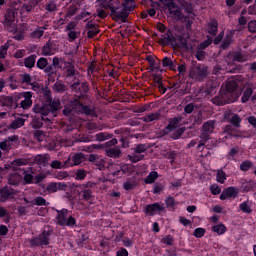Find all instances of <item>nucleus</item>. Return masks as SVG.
<instances>
[{
	"mask_svg": "<svg viewBox=\"0 0 256 256\" xmlns=\"http://www.w3.org/2000/svg\"><path fill=\"white\" fill-rule=\"evenodd\" d=\"M46 103L45 104H35L33 107V112L42 115L41 119L34 118L30 123L32 129H41L43 127V121H50L47 115H53V117L57 116V111L61 109V101L53 100L51 98V92H44Z\"/></svg>",
	"mask_w": 256,
	"mask_h": 256,
	"instance_id": "f257e3e1",
	"label": "nucleus"
},
{
	"mask_svg": "<svg viewBox=\"0 0 256 256\" xmlns=\"http://www.w3.org/2000/svg\"><path fill=\"white\" fill-rule=\"evenodd\" d=\"M239 84L237 81L231 80L226 84V91L213 99V103L216 105H227V103H234L239 99L241 92L237 90Z\"/></svg>",
	"mask_w": 256,
	"mask_h": 256,
	"instance_id": "f03ea898",
	"label": "nucleus"
},
{
	"mask_svg": "<svg viewBox=\"0 0 256 256\" xmlns=\"http://www.w3.org/2000/svg\"><path fill=\"white\" fill-rule=\"evenodd\" d=\"M102 9H110L113 19H120L122 23H127L129 12L123 10V3L119 0H99Z\"/></svg>",
	"mask_w": 256,
	"mask_h": 256,
	"instance_id": "7ed1b4c3",
	"label": "nucleus"
},
{
	"mask_svg": "<svg viewBox=\"0 0 256 256\" xmlns=\"http://www.w3.org/2000/svg\"><path fill=\"white\" fill-rule=\"evenodd\" d=\"M217 125L216 120H208L202 125V130L199 135L200 141L197 146L199 151H203L205 149V143L211 139V134L215 131V126Z\"/></svg>",
	"mask_w": 256,
	"mask_h": 256,
	"instance_id": "20e7f679",
	"label": "nucleus"
},
{
	"mask_svg": "<svg viewBox=\"0 0 256 256\" xmlns=\"http://www.w3.org/2000/svg\"><path fill=\"white\" fill-rule=\"evenodd\" d=\"M209 76V68L203 64H194L191 66L189 77L195 81H203Z\"/></svg>",
	"mask_w": 256,
	"mask_h": 256,
	"instance_id": "39448f33",
	"label": "nucleus"
},
{
	"mask_svg": "<svg viewBox=\"0 0 256 256\" xmlns=\"http://www.w3.org/2000/svg\"><path fill=\"white\" fill-rule=\"evenodd\" d=\"M52 233L53 230L44 229L43 232L40 233L37 237H34L30 240L31 247H45L49 245Z\"/></svg>",
	"mask_w": 256,
	"mask_h": 256,
	"instance_id": "423d86ee",
	"label": "nucleus"
},
{
	"mask_svg": "<svg viewBox=\"0 0 256 256\" xmlns=\"http://www.w3.org/2000/svg\"><path fill=\"white\" fill-rule=\"evenodd\" d=\"M56 220L57 225L61 227H73L77 223L75 217L69 216V210L67 209L58 210Z\"/></svg>",
	"mask_w": 256,
	"mask_h": 256,
	"instance_id": "0eeeda50",
	"label": "nucleus"
},
{
	"mask_svg": "<svg viewBox=\"0 0 256 256\" xmlns=\"http://www.w3.org/2000/svg\"><path fill=\"white\" fill-rule=\"evenodd\" d=\"M164 3H166L170 15H172L176 21H187V16L183 15V12H181V9L173 0H164Z\"/></svg>",
	"mask_w": 256,
	"mask_h": 256,
	"instance_id": "6e6552de",
	"label": "nucleus"
},
{
	"mask_svg": "<svg viewBox=\"0 0 256 256\" xmlns=\"http://www.w3.org/2000/svg\"><path fill=\"white\" fill-rule=\"evenodd\" d=\"M132 151H134V153L127 156L129 161H131V163H139V161H143V159H145V155L142 153L147 151V145L137 144L136 147L132 148Z\"/></svg>",
	"mask_w": 256,
	"mask_h": 256,
	"instance_id": "1a4fd4ad",
	"label": "nucleus"
},
{
	"mask_svg": "<svg viewBox=\"0 0 256 256\" xmlns=\"http://www.w3.org/2000/svg\"><path fill=\"white\" fill-rule=\"evenodd\" d=\"M87 161V157L83 152L75 153L72 157L67 158L65 164L68 167H77V165H81V163H85Z\"/></svg>",
	"mask_w": 256,
	"mask_h": 256,
	"instance_id": "9d476101",
	"label": "nucleus"
},
{
	"mask_svg": "<svg viewBox=\"0 0 256 256\" xmlns=\"http://www.w3.org/2000/svg\"><path fill=\"white\" fill-rule=\"evenodd\" d=\"M223 117L236 129H239V127H241V116H239V114L232 113L231 110H228L224 112Z\"/></svg>",
	"mask_w": 256,
	"mask_h": 256,
	"instance_id": "9b49d317",
	"label": "nucleus"
},
{
	"mask_svg": "<svg viewBox=\"0 0 256 256\" xmlns=\"http://www.w3.org/2000/svg\"><path fill=\"white\" fill-rule=\"evenodd\" d=\"M4 25L9 33H15L17 26H15V12L9 11L5 14Z\"/></svg>",
	"mask_w": 256,
	"mask_h": 256,
	"instance_id": "f8f14e48",
	"label": "nucleus"
},
{
	"mask_svg": "<svg viewBox=\"0 0 256 256\" xmlns=\"http://www.w3.org/2000/svg\"><path fill=\"white\" fill-rule=\"evenodd\" d=\"M14 195H17V190L7 185L0 189V201H7L12 199Z\"/></svg>",
	"mask_w": 256,
	"mask_h": 256,
	"instance_id": "ddd939ff",
	"label": "nucleus"
},
{
	"mask_svg": "<svg viewBox=\"0 0 256 256\" xmlns=\"http://www.w3.org/2000/svg\"><path fill=\"white\" fill-rule=\"evenodd\" d=\"M19 99V96H5L2 99V105L9 109H17V107H19Z\"/></svg>",
	"mask_w": 256,
	"mask_h": 256,
	"instance_id": "4468645a",
	"label": "nucleus"
},
{
	"mask_svg": "<svg viewBox=\"0 0 256 256\" xmlns=\"http://www.w3.org/2000/svg\"><path fill=\"white\" fill-rule=\"evenodd\" d=\"M66 189L67 184L64 182H51L46 187L48 193H57L58 191H66Z\"/></svg>",
	"mask_w": 256,
	"mask_h": 256,
	"instance_id": "2eb2a0df",
	"label": "nucleus"
},
{
	"mask_svg": "<svg viewBox=\"0 0 256 256\" xmlns=\"http://www.w3.org/2000/svg\"><path fill=\"white\" fill-rule=\"evenodd\" d=\"M21 181H23V177L19 172L11 173L7 176V183L12 187H19Z\"/></svg>",
	"mask_w": 256,
	"mask_h": 256,
	"instance_id": "dca6fc26",
	"label": "nucleus"
},
{
	"mask_svg": "<svg viewBox=\"0 0 256 256\" xmlns=\"http://www.w3.org/2000/svg\"><path fill=\"white\" fill-rule=\"evenodd\" d=\"M49 161H51V156L49 154H38L33 158V163H36V165H42V167H47V165H49Z\"/></svg>",
	"mask_w": 256,
	"mask_h": 256,
	"instance_id": "f3484780",
	"label": "nucleus"
},
{
	"mask_svg": "<svg viewBox=\"0 0 256 256\" xmlns=\"http://www.w3.org/2000/svg\"><path fill=\"white\" fill-rule=\"evenodd\" d=\"M163 211H165V208L159 205V203L149 204L145 208V213L150 216H153L156 213H161Z\"/></svg>",
	"mask_w": 256,
	"mask_h": 256,
	"instance_id": "a211bd4d",
	"label": "nucleus"
},
{
	"mask_svg": "<svg viewBox=\"0 0 256 256\" xmlns=\"http://www.w3.org/2000/svg\"><path fill=\"white\" fill-rule=\"evenodd\" d=\"M77 113L95 117V110L91 109L89 106L83 105V103H81L79 100H77Z\"/></svg>",
	"mask_w": 256,
	"mask_h": 256,
	"instance_id": "6ab92c4d",
	"label": "nucleus"
},
{
	"mask_svg": "<svg viewBox=\"0 0 256 256\" xmlns=\"http://www.w3.org/2000/svg\"><path fill=\"white\" fill-rule=\"evenodd\" d=\"M239 193V190H237L235 187H228L227 189L223 190V192L220 195L221 201H225V199H228V197H237Z\"/></svg>",
	"mask_w": 256,
	"mask_h": 256,
	"instance_id": "aec40b11",
	"label": "nucleus"
},
{
	"mask_svg": "<svg viewBox=\"0 0 256 256\" xmlns=\"http://www.w3.org/2000/svg\"><path fill=\"white\" fill-rule=\"evenodd\" d=\"M107 157H111L112 159H119L123 152L119 146H115L113 148H108L105 150Z\"/></svg>",
	"mask_w": 256,
	"mask_h": 256,
	"instance_id": "412c9836",
	"label": "nucleus"
},
{
	"mask_svg": "<svg viewBox=\"0 0 256 256\" xmlns=\"http://www.w3.org/2000/svg\"><path fill=\"white\" fill-rule=\"evenodd\" d=\"M175 36H173V32L171 30H167V32L164 34L163 38L160 39L161 43L164 45H171L174 47L175 44Z\"/></svg>",
	"mask_w": 256,
	"mask_h": 256,
	"instance_id": "4be33fe9",
	"label": "nucleus"
},
{
	"mask_svg": "<svg viewBox=\"0 0 256 256\" xmlns=\"http://www.w3.org/2000/svg\"><path fill=\"white\" fill-rule=\"evenodd\" d=\"M23 97H24V100L21 101L20 107H22V109H29V107L33 105V100H31V98L33 97V93L24 92Z\"/></svg>",
	"mask_w": 256,
	"mask_h": 256,
	"instance_id": "5701e85b",
	"label": "nucleus"
},
{
	"mask_svg": "<svg viewBox=\"0 0 256 256\" xmlns=\"http://www.w3.org/2000/svg\"><path fill=\"white\" fill-rule=\"evenodd\" d=\"M174 49H189V44H187V38L183 36H178L175 38Z\"/></svg>",
	"mask_w": 256,
	"mask_h": 256,
	"instance_id": "b1692460",
	"label": "nucleus"
},
{
	"mask_svg": "<svg viewBox=\"0 0 256 256\" xmlns=\"http://www.w3.org/2000/svg\"><path fill=\"white\" fill-rule=\"evenodd\" d=\"M235 126L229 124V125H226L224 128H223V131H222V137H224V139H231L232 137H237V135L234 133L235 131Z\"/></svg>",
	"mask_w": 256,
	"mask_h": 256,
	"instance_id": "393cba45",
	"label": "nucleus"
},
{
	"mask_svg": "<svg viewBox=\"0 0 256 256\" xmlns=\"http://www.w3.org/2000/svg\"><path fill=\"white\" fill-rule=\"evenodd\" d=\"M254 89H255V86L253 85H248L244 88L242 98H241L242 103H247V101L251 99V97L253 96Z\"/></svg>",
	"mask_w": 256,
	"mask_h": 256,
	"instance_id": "a878e982",
	"label": "nucleus"
},
{
	"mask_svg": "<svg viewBox=\"0 0 256 256\" xmlns=\"http://www.w3.org/2000/svg\"><path fill=\"white\" fill-rule=\"evenodd\" d=\"M183 121V117L181 116H177V117H174L172 118L168 125L165 127V129L167 131H175V129H177L179 127V123Z\"/></svg>",
	"mask_w": 256,
	"mask_h": 256,
	"instance_id": "bb28decb",
	"label": "nucleus"
},
{
	"mask_svg": "<svg viewBox=\"0 0 256 256\" xmlns=\"http://www.w3.org/2000/svg\"><path fill=\"white\" fill-rule=\"evenodd\" d=\"M73 113H77V100L70 102V104L63 109V115H65V117H69V115H73Z\"/></svg>",
	"mask_w": 256,
	"mask_h": 256,
	"instance_id": "cd10ccee",
	"label": "nucleus"
},
{
	"mask_svg": "<svg viewBox=\"0 0 256 256\" xmlns=\"http://www.w3.org/2000/svg\"><path fill=\"white\" fill-rule=\"evenodd\" d=\"M13 141H17V136L9 137L0 143V149L2 151H10L11 147H13Z\"/></svg>",
	"mask_w": 256,
	"mask_h": 256,
	"instance_id": "c85d7f7f",
	"label": "nucleus"
},
{
	"mask_svg": "<svg viewBox=\"0 0 256 256\" xmlns=\"http://www.w3.org/2000/svg\"><path fill=\"white\" fill-rule=\"evenodd\" d=\"M161 119V112L149 113L148 115L142 117L144 123H151L153 121H159Z\"/></svg>",
	"mask_w": 256,
	"mask_h": 256,
	"instance_id": "c756f323",
	"label": "nucleus"
},
{
	"mask_svg": "<svg viewBox=\"0 0 256 256\" xmlns=\"http://www.w3.org/2000/svg\"><path fill=\"white\" fill-rule=\"evenodd\" d=\"M207 29L209 35H213V37H215V35H217V31H219V23L217 22V20H211L207 24Z\"/></svg>",
	"mask_w": 256,
	"mask_h": 256,
	"instance_id": "7c9ffc66",
	"label": "nucleus"
},
{
	"mask_svg": "<svg viewBox=\"0 0 256 256\" xmlns=\"http://www.w3.org/2000/svg\"><path fill=\"white\" fill-rule=\"evenodd\" d=\"M35 63H37V55L31 54L30 56L24 58V66L27 69H33L35 67Z\"/></svg>",
	"mask_w": 256,
	"mask_h": 256,
	"instance_id": "2f4dec72",
	"label": "nucleus"
},
{
	"mask_svg": "<svg viewBox=\"0 0 256 256\" xmlns=\"http://www.w3.org/2000/svg\"><path fill=\"white\" fill-rule=\"evenodd\" d=\"M146 61H148L149 65H150V72L153 73V71H161V66H155L156 65V61H157V57L152 56V55H148L146 57Z\"/></svg>",
	"mask_w": 256,
	"mask_h": 256,
	"instance_id": "473e14b6",
	"label": "nucleus"
},
{
	"mask_svg": "<svg viewBox=\"0 0 256 256\" xmlns=\"http://www.w3.org/2000/svg\"><path fill=\"white\" fill-rule=\"evenodd\" d=\"M133 9H135V0H124L122 3V11L129 14Z\"/></svg>",
	"mask_w": 256,
	"mask_h": 256,
	"instance_id": "72a5a7b5",
	"label": "nucleus"
},
{
	"mask_svg": "<svg viewBox=\"0 0 256 256\" xmlns=\"http://www.w3.org/2000/svg\"><path fill=\"white\" fill-rule=\"evenodd\" d=\"M233 35H234V32H228L226 34V36L221 44V47L223 49H229V45H231V43H233Z\"/></svg>",
	"mask_w": 256,
	"mask_h": 256,
	"instance_id": "f704fd0d",
	"label": "nucleus"
},
{
	"mask_svg": "<svg viewBox=\"0 0 256 256\" xmlns=\"http://www.w3.org/2000/svg\"><path fill=\"white\" fill-rule=\"evenodd\" d=\"M42 54L45 56L53 55V42L49 40L43 47H42Z\"/></svg>",
	"mask_w": 256,
	"mask_h": 256,
	"instance_id": "c9c22d12",
	"label": "nucleus"
},
{
	"mask_svg": "<svg viewBox=\"0 0 256 256\" xmlns=\"http://www.w3.org/2000/svg\"><path fill=\"white\" fill-rule=\"evenodd\" d=\"M162 65L163 67H169L171 71H175L177 69V65H175V62L171 60L169 57H164L162 59Z\"/></svg>",
	"mask_w": 256,
	"mask_h": 256,
	"instance_id": "e433bc0d",
	"label": "nucleus"
},
{
	"mask_svg": "<svg viewBox=\"0 0 256 256\" xmlns=\"http://www.w3.org/2000/svg\"><path fill=\"white\" fill-rule=\"evenodd\" d=\"M240 211L246 213L247 215H251L253 213V209H251V202L245 201L239 205Z\"/></svg>",
	"mask_w": 256,
	"mask_h": 256,
	"instance_id": "4c0bfd02",
	"label": "nucleus"
},
{
	"mask_svg": "<svg viewBox=\"0 0 256 256\" xmlns=\"http://www.w3.org/2000/svg\"><path fill=\"white\" fill-rule=\"evenodd\" d=\"M32 205H37L38 207H47L49 206V202L42 196H37L33 201Z\"/></svg>",
	"mask_w": 256,
	"mask_h": 256,
	"instance_id": "58836bf2",
	"label": "nucleus"
},
{
	"mask_svg": "<svg viewBox=\"0 0 256 256\" xmlns=\"http://www.w3.org/2000/svg\"><path fill=\"white\" fill-rule=\"evenodd\" d=\"M112 138H113V134L107 133V132H100L95 135L96 141H99V142L107 141V139H112Z\"/></svg>",
	"mask_w": 256,
	"mask_h": 256,
	"instance_id": "ea45409f",
	"label": "nucleus"
},
{
	"mask_svg": "<svg viewBox=\"0 0 256 256\" xmlns=\"http://www.w3.org/2000/svg\"><path fill=\"white\" fill-rule=\"evenodd\" d=\"M88 161L90 163H94L97 167H103V160H99V155L97 154H90L88 157Z\"/></svg>",
	"mask_w": 256,
	"mask_h": 256,
	"instance_id": "a19ab883",
	"label": "nucleus"
},
{
	"mask_svg": "<svg viewBox=\"0 0 256 256\" xmlns=\"http://www.w3.org/2000/svg\"><path fill=\"white\" fill-rule=\"evenodd\" d=\"M23 165H25V160L17 159V160H14L13 162H11L10 169H12V171H19V167H21Z\"/></svg>",
	"mask_w": 256,
	"mask_h": 256,
	"instance_id": "79ce46f5",
	"label": "nucleus"
},
{
	"mask_svg": "<svg viewBox=\"0 0 256 256\" xmlns=\"http://www.w3.org/2000/svg\"><path fill=\"white\" fill-rule=\"evenodd\" d=\"M25 125V119L24 118H17L10 124L11 129H19L20 127H23Z\"/></svg>",
	"mask_w": 256,
	"mask_h": 256,
	"instance_id": "37998d69",
	"label": "nucleus"
},
{
	"mask_svg": "<svg viewBox=\"0 0 256 256\" xmlns=\"http://www.w3.org/2000/svg\"><path fill=\"white\" fill-rule=\"evenodd\" d=\"M233 61H237L238 63H245L247 61V55H244L241 52H235L233 55Z\"/></svg>",
	"mask_w": 256,
	"mask_h": 256,
	"instance_id": "c03bdc74",
	"label": "nucleus"
},
{
	"mask_svg": "<svg viewBox=\"0 0 256 256\" xmlns=\"http://www.w3.org/2000/svg\"><path fill=\"white\" fill-rule=\"evenodd\" d=\"M212 231L217 235H223L227 231V227L223 224H218L212 227Z\"/></svg>",
	"mask_w": 256,
	"mask_h": 256,
	"instance_id": "a18cd8bd",
	"label": "nucleus"
},
{
	"mask_svg": "<svg viewBox=\"0 0 256 256\" xmlns=\"http://www.w3.org/2000/svg\"><path fill=\"white\" fill-rule=\"evenodd\" d=\"M44 34H45V31H43V28H37L30 33V37L32 39H41V37H43Z\"/></svg>",
	"mask_w": 256,
	"mask_h": 256,
	"instance_id": "49530a36",
	"label": "nucleus"
},
{
	"mask_svg": "<svg viewBox=\"0 0 256 256\" xmlns=\"http://www.w3.org/2000/svg\"><path fill=\"white\" fill-rule=\"evenodd\" d=\"M50 167L52 169H67V167H69L68 165L61 163V161L59 160H53L50 164Z\"/></svg>",
	"mask_w": 256,
	"mask_h": 256,
	"instance_id": "de8ad7c7",
	"label": "nucleus"
},
{
	"mask_svg": "<svg viewBox=\"0 0 256 256\" xmlns=\"http://www.w3.org/2000/svg\"><path fill=\"white\" fill-rule=\"evenodd\" d=\"M204 93H206V95H209L210 97L215 94V86L213 85L212 81L207 82Z\"/></svg>",
	"mask_w": 256,
	"mask_h": 256,
	"instance_id": "09e8293b",
	"label": "nucleus"
},
{
	"mask_svg": "<svg viewBox=\"0 0 256 256\" xmlns=\"http://www.w3.org/2000/svg\"><path fill=\"white\" fill-rule=\"evenodd\" d=\"M159 177L156 171H152L149 173V175L145 178L144 183H155V180Z\"/></svg>",
	"mask_w": 256,
	"mask_h": 256,
	"instance_id": "8fccbe9b",
	"label": "nucleus"
},
{
	"mask_svg": "<svg viewBox=\"0 0 256 256\" xmlns=\"http://www.w3.org/2000/svg\"><path fill=\"white\" fill-rule=\"evenodd\" d=\"M66 77H75V66L71 62H67Z\"/></svg>",
	"mask_w": 256,
	"mask_h": 256,
	"instance_id": "3c124183",
	"label": "nucleus"
},
{
	"mask_svg": "<svg viewBox=\"0 0 256 256\" xmlns=\"http://www.w3.org/2000/svg\"><path fill=\"white\" fill-rule=\"evenodd\" d=\"M45 9L48 13H55L57 11V4L54 1H50L45 5Z\"/></svg>",
	"mask_w": 256,
	"mask_h": 256,
	"instance_id": "603ef678",
	"label": "nucleus"
},
{
	"mask_svg": "<svg viewBox=\"0 0 256 256\" xmlns=\"http://www.w3.org/2000/svg\"><path fill=\"white\" fill-rule=\"evenodd\" d=\"M77 181H83L87 177V171L85 169H78L75 173Z\"/></svg>",
	"mask_w": 256,
	"mask_h": 256,
	"instance_id": "864d4df0",
	"label": "nucleus"
},
{
	"mask_svg": "<svg viewBox=\"0 0 256 256\" xmlns=\"http://www.w3.org/2000/svg\"><path fill=\"white\" fill-rule=\"evenodd\" d=\"M54 91H56V93H65L66 87L65 84L61 83V82H56L53 86Z\"/></svg>",
	"mask_w": 256,
	"mask_h": 256,
	"instance_id": "5fc2aeb1",
	"label": "nucleus"
},
{
	"mask_svg": "<svg viewBox=\"0 0 256 256\" xmlns=\"http://www.w3.org/2000/svg\"><path fill=\"white\" fill-rule=\"evenodd\" d=\"M47 65H49V62L47 61V58H43V57L40 58L36 63V66L38 67V69H45Z\"/></svg>",
	"mask_w": 256,
	"mask_h": 256,
	"instance_id": "6e6d98bb",
	"label": "nucleus"
},
{
	"mask_svg": "<svg viewBox=\"0 0 256 256\" xmlns=\"http://www.w3.org/2000/svg\"><path fill=\"white\" fill-rule=\"evenodd\" d=\"M44 72L47 73L48 77H53V75H57V72L55 71V67L52 65L46 66L44 68Z\"/></svg>",
	"mask_w": 256,
	"mask_h": 256,
	"instance_id": "4d7b16f0",
	"label": "nucleus"
},
{
	"mask_svg": "<svg viewBox=\"0 0 256 256\" xmlns=\"http://www.w3.org/2000/svg\"><path fill=\"white\" fill-rule=\"evenodd\" d=\"M225 179H227V176L223 172V170H218L216 175V180L218 183H225Z\"/></svg>",
	"mask_w": 256,
	"mask_h": 256,
	"instance_id": "13d9d810",
	"label": "nucleus"
},
{
	"mask_svg": "<svg viewBox=\"0 0 256 256\" xmlns=\"http://www.w3.org/2000/svg\"><path fill=\"white\" fill-rule=\"evenodd\" d=\"M34 139H37L41 143L45 139V132L43 130H36L34 132Z\"/></svg>",
	"mask_w": 256,
	"mask_h": 256,
	"instance_id": "bf43d9fd",
	"label": "nucleus"
},
{
	"mask_svg": "<svg viewBox=\"0 0 256 256\" xmlns=\"http://www.w3.org/2000/svg\"><path fill=\"white\" fill-rule=\"evenodd\" d=\"M82 193V198L84 199V201H89V199L93 197V191H91V189H85L82 191Z\"/></svg>",
	"mask_w": 256,
	"mask_h": 256,
	"instance_id": "052dcab7",
	"label": "nucleus"
},
{
	"mask_svg": "<svg viewBox=\"0 0 256 256\" xmlns=\"http://www.w3.org/2000/svg\"><path fill=\"white\" fill-rule=\"evenodd\" d=\"M181 7L186 13H193V5L191 3L183 2L181 3Z\"/></svg>",
	"mask_w": 256,
	"mask_h": 256,
	"instance_id": "680f3d73",
	"label": "nucleus"
},
{
	"mask_svg": "<svg viewBox=\"0 0 256 256\" xmlns=\"http://www.w3.org/2000/svg\"><path fill=\"white\" fill-rule=\"evenodd\" d=\"M123 187L126 191H131L132 189H135V187H137V184L128 180L124 183Z\"/></svg>",
	"mask_w": 256,
	"mask_h": 256,
	"instance_id": "e2e57ef3",
	"label": "nucleus"
},
{
	"mask_svg": "<svg viewBox=\"0 0 256 256\" xmlns=\"http://www.w3.org/2000/svg\"><path fill=\"white\" fill-rule=\"evenodd\" d=\"M185 133V127L177 129L173 134H172V139H179L181 135Z\"/></svg>",
	"mask_w": 256,
	"mask_h": 256,
	"instance_id": "0e129e2a",
	"label": "nucleus"
},
{
	"mask_svg": "<svg viewBox=\"0 0 256 256\" xmlns=\"http://www.w3.org/2000/svg\"><path fill=\"white\" fill-rule=\"evenodd\" d=\"M252 166L253 164L251 163V161H244L241 163L240 169L241 171H249V168Z\"/></svg>",
	"mask_w": 256,
	"mask_h": 256,
	"instance_id": "69168bd1",
	"label": "nucleus"
},
{
	"mask_svg": "<svg viewBox=\"0 0 256 256\" xmlns=\"http://www.w3.org/2000/svg\"><path fill=\"white\" fill-rule=\"evenodd\" d=\"M193 235H194V237H197L199 239L205 235V229L204 228H196L194 230Z\"/></svg>",
	"mask_w": 256,
	"mask_h": 256,
	"instance_id": "338daca9",
	"label": "nucleus"
},
{
	"mask_svg": "<svg viewBox=\"0 0 256 256\" xmlns=\"http://www.w3.org/2000/svg\"><path fill=\"white\" fill-rule=\"evenodd\" d=\"M248 31L250 33H256V20H252L248 23Z\"/></svg>",
	"mask_w": 256,
	"mask_h": 256,
	"instance_id": "774afa93",
	"label": "nucleus"
}]
</instances>
